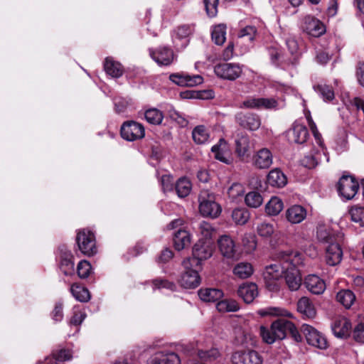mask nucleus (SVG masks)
<instances>
[{"label":"nucleus","mask_w":364,"mask_h":364,"mask_svg":"<svg viewBox=\"0 0 364 364\" xmlns=\"http://www.w3.org/2000/svg\"><path fill=\"white\" fill-rule=\"evenodd\" d=\"M260 334L264 341L272 344L277 340L284 339L288 334L296 342H301L302 337L293 322L286 318H278L272 323L270 328L260 327Z\"/></svg>","instance_id":"nucleus-1"},{"label":"nucleus","mask_w":364,"mask_h":364,"mask_svg":"<svg viewBox=\"0 0 364 364\" xmlns=\"http://www.w3.org/2000/svg\"><path fill=\"white\" fill-rule=\"evenodd\" d=\"M277 259L274 263L266 267L264 277L267 280H277L285 274L290 266L302 264L301 255L297 251H280L277 255Z\"/></svg>","instance_id":"nucleus-2"},{"label":"nucleus","mask_w":364,"mask_h":364,"mask_svg":"<svg viewBox=\"0 0 364 364\" xmlns=\"http://www.w3.org/2000/svg\"><path fill=\"white\" fill-rule=\"evenodd\" d=\"M199 211L203 216L217 218L221 213V208L215 202V196L208 190H203L198 196Z\"/></svg>","instance_id":"nucleus-3"},{"label":"nucleus","mask_w":364,"mask_h":364,"mask_svg":"<svg viewBox=\"0 0 364 364\" xmlns=\"http://www.w3.org/2000/svg\"><path fill=\"white\" fill-rule=\"evenodd\" d=\"M76 243L78 249L84 255L90 257L97 252L95 235L93 232L87 229L78 230L76 235Z\"/></svg>","instance_id":"nucleus-4"},{"label":"nucleus","mask_w":364,"mask_h":364,"mask_svg":"<svg viewBox=\"0 0 364 364\" xmlns=\"http://www.w3.org/2000/svg\"><path fill=\"white\" fill-rule=\"evenodd\" d=\"M213 252V247L209 241L199 240L193 246V257L183 261V264L185 268H188L192 264L198 266L200 261L210 258Z\"/></svg>","instance_id":"nucleus-5"},{"label":"nucleus","mask_w":364,"mask_h":364,"mask_svg":"<svg viewBox=\"0 0 364 364\" xmlns=\"http://www.w3.org/2000/svg\"><path fill=\"white\" fill-rule=\"evenodd\" d=\"M58 266L62 272L67 276L73 275L75 272L74 256L65 245L58 248Z\"/></svg>","instance_id":"nucleus-6"},{"label":"nucleus","mask_w":364,"mask_h":364,"mask_svg":"<svg viewBox=\"0 0 364 364\" xmlns=\"http://www.w3.org/2000/svg\"><path fill=\"white\" fill-rule=\"evenodd\" d=\"M278 101L274 97H249L240 105V108L256 109H277Z\"/></svg>","instance_id":"nucleus-7"},{"label":"nucleus","mask_w":364,"mask_h":364,"mask_svg":"<svg viewBox=\"0 0 364 364\" xmlns=\"http://www.w3.org/2000/svg\"><path fill=\"white\" fill-rule=\"evenodd\" d=\"M359 188L358 181L350 176H343L337 184L338 194L346 200L354 198Z\"/></svg>","instance_id":"nucleus-8"},{"label":"nucleus","mask_w":364,"mask_h":364,"mask_svg":"<svg viewBox=\"0 0 364 364\" xmlns=\"http://www.w3.org/2000/svg\"><path fill=\"white\" fill-rule=\"evenodd\" d=\"M120 133L123 139L133 141L144 138L145 129L144 126L139 122L127 121L122 125Z\"/></svg>","instance_id":"nucleus-9"},{"label":"nucleus","mask_w":364,"mask_h":364,"mask_svg":"<svg viewBox=\"0 0 364 364\" xmlns=\"http://www.w3.org/2000/svg\"><path fill=\"white\" fill-rule=\"evenodd\" d=\"M214 72L218 77L232 81L241 75L242 69L238 64L225 63L216 65Z\"/></svg>","instance_id":"nucleus-10"},{"label":"nucleus","mask_w":364,"mask_h":364,"mask_svg":"<svg viewBox=\"0 0 364 364\" xmlns=\"http://www.w3.org/2000/svg\"><path fill=\"white\" fill-rule=\"evenodd\" d=\"M301 331L309 345L320 349H326L328 348V343L326 338L311 326L303 324Z\"/></svg>","instance_id":"nucleus-11"},{"label":"nucleus","mask_w":364,"mask_h":364,"mask_svg":"<svg viewBox=\"0 0 364 364\" xmlns=\"http://www.w3.org/2000/svg\"><path fill=\"white\" fill-rule=\"evenodd\" d=\"M316 237L319 242L328 245L334 242H343V234L338 231H334L329 226L319 225L317 227Z\"/></svg>","instance_id":"nucleus-12"},{"label":"nucleus","mask_w":364,"mask_h":364,"mask_svg":"<svg viewBox=\"0 0 364 364\" xmlns=\"http://www.w3.org/2000/svg\"><path fill=\"white\" fill-rule=\"evenodd\" d=\"M233 364H262V359L255 350L237 351L232 355Z\"/></svg>","instance_id":"nucleus-13"},{"label":"nucleus","mask_w":364,"mask_h":364,"mask_svg":"<svg viewBox=\"0 0 364 364\" xmlns=\"http://www.w3.org/2000/svg\"><path fill=\"white\" fill-rule=\"evenodd\" d=\"M331 329L336 337L346 338L350 336L352 325L346 317L338 316L333 319L331 323Z\"/></svg>","instance_id":"nucleus-14"},{"label":"nucleus","mask_w":364,"mask_h":364,"mask_svg":"<svg viewBox=\"0 0 364 364\" xmlns=\"http://www.w3.org/2000/svg\"><path fill=\"white\" fill-rule=\"evenodd\" d=\"M169 79L175 84L183 87H194L203 82V77L199 75H190L183 73L171 74Z\"/></svg>","instance_id":"nucleus-15"},{"label":"nucleus","mask_w":364,"mask_h":364,"mask_svg":"<svg viewBox=\"0 0 364 364\" xmlns=\"http://www.w3.org/2000/svg\"><path fill=\"white\" fill-rule=\"evenodd\" d=\"M221 255L227 259H235L237 251L235 241L228 235H223L218 240Z\"/></svg>","instance_id":"nucleus-16"},{"label":"nucleus","mask_w":364,"mask_h":364,"mask_svg":"<svg viewBox=\"0 0 364 364\" xmlns=\"http://www.w3.org/2000/svg\"><path fill=\"white\" fill-rule=\"evenodd\" d=\"M151 57L159 65H169L174 58V54L171 49L167 47H161L156 50H150Z\"/></svg>","instance_id":"nucleus-17"},{"label":"nucleus","mask_w":364,"mask_h":364,"mask_svg":"<svg viewBox=\"0 0 364 364\" xmlns=\"http://www.w3.org/2000/svg\"><path fill=\"white\" fill-rule=\"evenodd\" d=\"M303 30L313 37H319L326 32L323 23L312 16L305 17Z\"/></svg>","instance_id":"nucleus-18"},{"label":"nucleus","mask_w":364,"mask_h":364,"mask_svg":"<svg viewBox=\"0 0 364 364\" xmlns=\"http://www.w3.org/2000/svg\"><path fill=\"white\" fill-rule=\"evenodd\" d=\"M273 156L270 150L263 148L257 151L252 158V164L259 169L269 168L272 164Z\"/></svg>","instance_id":"nucleus-19"},{"label":"nucleus","mask_w":364,"mask_h":364,"mask_svg":"<svg viewBox=\"0 0 364 364\" xmlns=\"http://www.w3.org/2000/svg\"><path fill=\"white\" fill-rule=\"evenodd\" d=\"M193 266L196 265L192 264V265H189L188 268H185L186 271L181 275L180 283L184 288L194 289L200 283V277L198 271L191 269Z\"/></svg>","instance_id":"nucleus-20"},{"label":"nucleus","mask_w":364,"mask_h":364,"mask_svg":"<svg viewBox=\"0 0 364 364\" xmlns=\"http://www.w3.org/2000/svg\"><path fill=\"white\" fill-rule=\"evenodd\" d=\"M308 136L307 128L301 124H294L292 128L287 132V138L291 143L303 144Z\"/></svg>","instance_id":"nucleus-21"},{"label":"nucleus","mask_w":364,"mask_h":364,"mask_svg":"<svg viewBox=\"0 0 364 364\" xmlns=\"http://www.w3.org/2000/svg\"><path fill=\"white\" fill-rule=\"evenodd\" d=\"M343 242H334L327 246L326 250V260L328 264L335 266L339 264L342 259L343 251L341 244Z\"/></svg>","instance_id":"nucleus-22"},{"label":"nucleus","mask_w":364,"mask_h":364,"mask_svg":"<svg viewBox=\"0 0 364 364\" xmlns=\"http://www.w3.org/2000/svg\"><path fill=\"white\" fill-rule=\"evenodd\" d=\"M237 294L246 304H250L258 296L257 286L252 282L243 283L239 287Z\"/></svg>","instance_id":"nucleus-23"},{"label":"nucleus","mask_w":364,"mask_h":364,"mask_svg":"<svg viewBox=\"0 0 364 364\" xmlns=\"http://www.w3.org/2000/svg\"><path fill=\"white\" fill-rule=\"evenodd\" d=\"M306 209L300 205H291L285 212L286 219L291 224L301 223L306 218Z\"/></svg>","instance_id":"nucleus-24"},{"label":"nucleus","mask_w":364,"mask_h":364,"mask_svg":"<svg viewBox=\"0 0 364 364\" xmlns=\"http://www.w3.org/2000/svg\"><path fill=\"white\" fill-rule=\"evenodd\" d=\"M236 119L241 127L252 131L257 130L261 125L260 118L255 114H243L240 113L236 116Z\"/></svg>","instance_id":"nucleus-25"},{"label":"nucleus","mask_w":364,"mask_h":364,"mask_svg":"<svg viewBox=\"0 0 364 364\" xmlns=\"http://www.w3.org/2000/svg\"><path fill=\"white\" fill-rule=\"evenodd\" d=\"M297 267L290 266L284 274L286 284L291 291L297 290L301 284V277Z\"/></svg>","instance_id":"nucleus-26"},{"label":"nucleus","mask_w":364,"mask_h":364,"mask_svg":"<svg viewBox=\"0 0 364 364\" xmlns=\"http://www.w3.org/2000/svg\"><path fill=\"white\" fill-rule=\"evenodd\" d=\"M304 284L307 289L314 294H321L326 289L324 281L315 274H311L306 277Z\"/></svg>","instance_id":"nucleus-27"},{"label":"nucleus","mask_w":364,"mask_h":364,"mask_svg":"<svg viewBox=\"0 0 364 364\" xmlns=\"http://www.w3.org/2000/svg\"><path fill=\"white\" fill-rule=\"evenodd\" d=\"M211 151L214 154L215 159L225 164H230L229 150L228 144L224 139H220L219 142L212 147Z\"/></svg>","instance_id":"nucleus-28"},{"label":"nucleus","mask_w":364,"mask_h":364,"mask_svg":"<svg viewBox=\"0 0 364 364\" xmlns=\"http://www.w3.org/2000/svg\"><path fill=\"white\" fill-rule=\"evenodd\" d=\"M250 150V137L247 134H238L235 139V153L240 159L249 155Z\"/></svg>","instance_id":"nucleus-29"},{"label":"nucleus","mask_w":364,"mask_h":364,"mask_svg":"<svg viewBox=\"0 0 364 364\" xmlns=\"http://www.w3.org/2000/svg\"><path fill=\"white\" fill-rule=\"evenodd\" d=\"M148 364H181V360L175 353H158L151 358Z\"/></svg>","instance_id":"nucleus-30"},{"label":"nucleus","mask_w":364,"mask_h":364,"mask_svg":"<svg viewBox=\"0 0 364 364\" xmlns=\"http://www.w3.org/2000/svg\"><path fill=\"white\" fill-rule=\"evenodd\" d=\"M235 342L238 345L254 346L257 343V338L250 331L237 328L235 330Z\"/></svg>","instance_id":"nucleus-31"},{"label":"nucleus","mask_w":364,"mask_h":364,"mask_svg":"<svg viewBox=\"0 0 364 364\" xmlns=\"http://www.w3.org/2000/svg\"><path fill=\"white\" fill-rule=\"evenodd\" d=\"M194 31V26L193 25H181L178 26L174 31V36H173V41L176 43V46L178 45L176 43V40H184V42L181 43V47L183 48L186 46L188 43L187 39Z\"/></svg>","instance_id":"nucleus-32"},{"label":"nucleus","mask_w":364,"mask_h":364,"mask_svg":"<svg viewBox=\"0 0 364 364\" xmlns=\"http://www.w3.org/2000/svg\"><path fill=\"white\" fill-rule=\"evenodd\" d=\"M191 244V235L186 230H178L173 236V245L176 250L180 251L188 247Z\"/></svg>","instance_id":"nucleus-33"},{"label":"nucleus","mask_w":364,"mask_h":364,"mask_svg":"<svg viewBox=\"0 0 364 364\" xmlns=\"http://www.w3.org/2000/svg\"><path fill=\"white\" fill-rule=\"evenodd\" d=\"M198 296L205 302H215L223 296V291L219 289L206 288L198 291Z\"/></svg>","instance_id":"nucleus-34"},{"label":"nucleus","mask_w":364,"mask_h":364,"mask_svg":"<svg viewBox=\"0 0 364 364\" xmlns=\"http://www.w3.org/2000/svg\"><path fill=\"white\" fill-rule=\"evenodd\" d=\"M297 309L304 317L308 318H312L316 314L314 306L307 297H302L299 300Z\"/></svg>","instance_id":"nucleus-35"},{"label":"nucleus","mask_w":364,"mask_h":364,"mask_svg":"<svg viewBox=\"0 0 364 364\" xmlns=\"http://www.w3.org/2000/svg\"><path fill=\"white\" fill-rule=\"evenodd\" d=\"M267 183L272 186L282 188L287 184V178L279 169L275 168L269 173Z\"/></svg>","instance_id":"nucleus-36"},{"label":"nucleus","mask_w":364,"mask_h":364,"mask_svg":"<svg viewBox=\"0 0 364 364\" xmlns=\"http://www.w3.org/2000/svg\"><path fill=\"white\" fill-rule=\"evenodd\" d=\"M104 69L107 74L113 77H119L124 72L122 65L110 58L105 59Z\"/></svg>","instance_id":"nucleus-37"},{"label":"nucleus","mask_w":364,"mask_h":364,"mask_svg":"<svg viewBox=\"0 0 364 364\" xmlns=\"http://www.w3.org/2000/svg\"><path fill=\"white\" fill-rule=\"evenodd\" d=\"M257 314L264 317V316H282L291 318L292 314L285 309H282L280 307H274V306H268L266 308H263L259 309L257 311Z\"/></svg>","instance_id":"nucleus-38"},{"label":"nucleus","mask_w":364,"mask_h":364,"mask_svg":"<svg viewBox=\"0 0 364 364\" xmlns=\"http://www.w3.org/2000/svg\"><path fill=\"white\" fill-rule=\"evenodd\" d=\"M175 189L178 197L185 198L188 196L192 189L191 181L185 177L179 178L176 183Z\"/></svg>","instance_id":"nucleus-39"},{"label":"nucleus","mask_w":364,"mask_h":364,"mask_svg":"<svg viewBox=\"0 0 364 364\" xmlns=\"http://www.w3.org/2000/svg\"><path fill=\"white\" fill-rule=\"evenodd\" d=\"M336 299L345 308L349 309L355 301V296L352 291L343 289L337 293Z\"/></svg>","instance_id":"nucleus-40"},{"label":"nucleus","mask_w":364,"mask_h":364,"mask_svg":"<svg viewBox=\"0 0 364 364\" xmlns=\"http://www.w3.org/2000/svg\"><path fill=\"white\" fill-rule=\"evenodd\" d=\"M283 208V201L278 197H272L265 205V211L269 215H277Z\"/></svg>","instance_id":"nucleus-41"},{"label":"nucleus","mask_w":364,"mask_h":364,"mask_svg":"<svg viewBox=\"0 0 364 364\" xmlns=\"http://www.w3.org/2000/svg\"><path fill=\"white\" fill-rule=\"evenodd\" d=\"M70 292L79 301L86 302L90 299V293L87 289L77 283H75L71 285Z\"/></svg>","instance_id":"nucleus-42"},{"label":"nucleus","mask_w":364,"mask_h":364,"mask_svg":"<svg viewBox=\"0 0 364 364\" xmlns=\"http://www.w3.org/2000/svg\"><path fill=\"white\" fill-rule=\"evenodd\" d=\"M271 60L273 63L286 69L291 64H288L289 58L279 49L272 48L269 51Z\"/></svg>","instance_id":"nucleus-43"},{"label":"nucleus","mask_w":364,"mask_h":364,"mask_svg":"<svg viewBox=\"0 0 364 364\" xmlns=\"http://www.w3.org/2000/svg\"><path fill=\"white\" fill-rule=\"evenodd\" d=\"M216 308L218 311L225 313L237 311L239 310L240 306L235 300L225 299L218 301L216 304Z\"/></svg>","instance_id":"nucleus-44"},{"label":"nucleus","mask_w":364,"mask_h":364,"mask_svg":"<svg viewBox=\"0 0 364 364\" xmlns=\"http://www.w3.org/2000/svg\"><path fill=\"white\" fill-rule=\"evenodd\" d=\"M286 44L288 48V50L291 55V58H289L288 64H291V65H295L297 63L299 54V46L298 43L294 38H289L286 41Z\"/></svg>","instance_id":"nucleus-45"},{"label":"nucleus","mask_w":364,"mask_h":364,"mask_svg":"<svg viewBox=\"0 0 364 364\" xmlns=\"http://www.w3.org/2000/svg\"><path fill=\"white\" fill-rule=\"evenodd\" d=\"M193 139L197 144H201L209 139V133L205 127L199 125L194 128L192 132Z\"/></svg>","instance_id":"nucleus-46"},{"label":"nucleus","mask_w":364,"mask_h":364,"mask_svg":"<svg viewBox=\"0 0 364 364\" xmlns=\"http://www.w3.org/2000/svg\"><path fill=\"white\" fill-rule=\"evenodd\" d=\"M146 120L151 124H160L164 119L161 111L156 108L147 109L144 113Z\"/></svg>","instance_id":"nucleus-47"},{"label":"nucleus","mask_w":364,"mask_h":364,"mask_svg":"<svg viewBox=\"0 0 364 364\" xmlns=\"http://www.w3.org/2000/svg\"><path fill=\"white\" fill-rule=\"evenodd\" d=\"M253 269L251 264L247 262H240L237 264L234 269V274L241 279L249 277L252 274Z\"/></svg>","instance_id":"nucleus-48"},{"label":"nucleus","mask_w":364,"mask_h":364,"mask_svg":"<svg viewBox=\"0 0 364 364\" xmlns=\"http://www.w3.org/2000/svg\"><path fill=\"white\" fill-rule=\"evenodd\" d=\"M245 201L248 207L257 208L262 204L263 198L258 192L251 191L246 195Z\"/></svg>","instance_id":"nucleus-49"},{"label":"nucleus","mask_w":364,"mask_h":364,"mask_svg":"<svg viewBox=\"0 0 364 364\" xmlns=\"http://www.w3.org/2000/svg\"><path fill=\"white\" fill-rule=\"evenodd\" d=\"M226 27L220 24L215 26L212 31V39L217 45H223L225 41Z\"/></svg>","instance_id":"nucleus-50"},{"label":"nucleus","mask_w":364,"mask_h":364,"mask_svg":"<svg viewBox=\"0 0 364 364\" xmlns=\"http://www.w3.org/2000/svg\"><path fill=\"white\" fill-rule=\"evenodd\" d=\"M232 218L237 225H245L250 218V213L245 208H236L232 213Z\"/></svg>","instance_id":"nucleus-51"},{"label":"nucleus","mask_w":364,"mask_h":364,"mask_svg":"<svg viewBox=\"0 0 364 364\" xmlns=\"http://www.w3.org/2000/svg\"><path fill=\"white\" fill-rule=\"evenodd\" d=\"M349 214L353 221L364 227V207L353 206L349 210Z\"/></svg>","instance_id":"nucleus-52"},{"label":"nucleus","mask_w":364,"mask_h":364,"mask_svg":"<svg viewBox=\"0 0 364 364\" xmlns=\"http://www.w3.org/2000/svg\"><path fill=\"white\" fill-rule=\"evenodd\" d=\"M274 232L273 224L263 222L257 225V232L262 237H269Z\"/></svg>","instance_id":"nucleus-53"},{"label":"nucleus","mask_w":364,"mask_h":364,"mask_svg":"<svg viewBox=\"0 0 364 364\" xmlns=\"http://www.w3.org/2000/svg\"><path fill=\"white\" fill-rule=\"evenodd\" d=\"M198 357L205 361H213L218 358L220 353L217 348H212L210 350H198Z\"/></svg>","instance_id":"nucleus-54"},{"label":"nucleus","mask_w":364,"mask_h":364,"mask_svg":"<svg viewBox=\"0 0 364 364\" xmlns=\"http://www.w3.org/2000/svg\"><path fill=\"white\" fill-rule=\"evenodd\" d=\"M150 283L153 286L154 289H168L173 291L176 289V285L173 282L165 279L157 278L151 280Z\"/></svg>","instance_id":"nucleus-55"},{"label":"nucleus","mask_w":364,"mask_h":364,"mask_svg":"<svg viewBox=\"0 0 364 364\" xmlns=\"http://www.w3.org/2000/svg\"><path fill=\"white\" fill-rule=\"evenodd\" d=\"M92 271V267L87 260H81L77 266V273L80 278L85 279L89 277Z\"/></svg>","instance_id":"nucleus-56"},{"label":"nucleus","mask_w":364,"mask_h":364,"mask_svg":"<svg viewBox=\"0 0 364 364\" xmlns=\"http://www.w3.org/2000/svg\"><path fill=\"white\" fill-rule=\"evenodd\" d=\"M314 89L326 100L330 101L334 98V92L332 87L329 85H318L314 87Z\"/></svg>","instance_id":"nucleus-57"},{"label":"nucleus","mask_w":364,"mask_h":364,"mask_svg":"<svg viewBox=\"0 0 364 364\" xmlns=\"http://www.w3.org/2000/svg\"><path fill=\"white\" fill-rule=\"evenodd\" d=\"M219 0H203L206 13L210 17H215L218 14Z\"/></svg>","instance_id":"nucleus-58"},{"label":"nucleus","mask_w":364,"mask_h":364,"mask_svg":"<svg viewBox=\"0 0 364 364\" xmlns=\"http://www.w3.org/2000/svg\"><path fill=\"white\" fill-rule=\"evenodd\" d=\"M256 33L257 29L255 26H247L240 31L238 37L243 38L247 36L250 41H252L255 39Z\"/></svg>","instance_id":"nucleus-59"},{"label":"nucleus","mask_w":364,"mask_h":364,"mask_svg":"<svg viewBox=\"0 0 364 364\" xmlns=\"http://www.w3.org/2000/svg\"><path fill=\"white\" fill-rule=\"evenodd\" d=\"M199 230L201 235L205 238H210L212 237L213 234L215 232L213 226L205 221H203L200 223L199 226Z\"/></svg>","instance_id":"nucleus-60"},{"label":"nucleus","mask_w":364,"mask_h":364,"mask_svg":"<svg viewBox=\"0 0 364 364\" xmlns=\"http://www.w3.org/2000/svg\"><path fill=\"white\" fill-rule=\"evenodd\" d=\"M53 358L58 361H65L70 360L71 358V353L68 349H60L53 352Z\"/></svg>","instance_id":"nucleus-61"},{"label":"nucleus","mask_w":364,"mask_h":364,"mask_svg":"<svg viewBox=\"0 0 364 364\" xmlns=\"http://www.w3.org/2000/svg\"><path fill=\"white\" fill-rule=\"evenodd\" d=\"M353 335L355 341L364 343V323H360L354 328Z\"/></svg>","instance_id":"nucleus-62"},{"label":"nucleus","mask_w":364,"mask_h":364,"mask_svg":"<svg viewBox=\"0 0 364 364\" xmlns=\"http://www.w3.org/2000/svg\"><path fill=\"white\" fill-rule=\"evenodd\" d=\"M355 76L358 83L364 87V62H358L355 67Z\"/></svg>","instance_id":"nucleus-63"},{"label":"nucleus","mask_w":364,"mask_h":364,"mask_svg":"<svg viewBox=\"0 0 364 364\" xmlns=\"http://www.w3.org/2000/svg\"><path fill=\"white\" fill-rule=\"evenodd\" d=\"M86 315L80 310H75L73 316L70 318V323L71 325L79 326L85 319Z\"/></svg>","instance_id":"nucleus-64"}]
</instances>
